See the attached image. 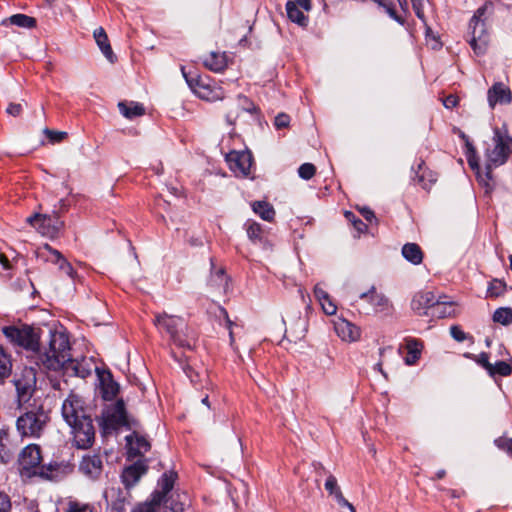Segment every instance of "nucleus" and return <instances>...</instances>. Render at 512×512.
<instances>
[{
  "label": "nucleus",
  "instance_id": "obj_1",
  "mask_svg": "<svg viewBox=\"0 0 512 512\" xmlns=\"http://www.w3.org/2000/svg\"><path fill=\"white\" fill-rule=\"evenodd\" d=\"M153 324L161 334H167L175 346L188 350L194 348L196 334L181 316L157 312L154 313Z\"/></svg>",
  "mask_w": 512,
  "mask_h": 512
},
{
  "label": "nucleus",
  "instance_id": "obj_2",
  "mask_svg": "<svg viewBox=\"0 0 512 512\" xmlns=\"http://www.w3.org/2000/svg\"><path fill=\"white\" fill-rule=\"evenodd\" d=\"M70 342L63 331H50L48 348L38 352V363L48 370L58 371L70 360Z\"/></svg>",
  "mask_w": 512,
  "mask_h": 512
},
{
  "label": "nucleus",
  "instance_id": "obj_3",
  "mask_svg": "<svg viewBox=\"0 0 512 512\" xmlns=\"http://www.w3.org/2000/svg\"><path fill=\"white\" fill-rule=\"evenodd\" d=\"M493 13V4L486 2L479 7L470 20L469 28L471 29L470 46L477 55L484 54L489 43V35L486 28V14Z\"/></svg>",
  "mask_w": 512,
  "mask_h": 512
},
{
  "label": "nucleus",
  "instance_id": "obj_4",
  "mask_svg": "<svg viewBox=\"0 0 512 512\" xmlns=\"http://www.w3.org/2000/svg\"><path fill=\"white\" fill-rule=\"evenodd\" d=\"M181 72L189 88L199 98L206 101H217L224 98L222 87L218 86L209 76L187 72L184 66H181Z\"/></svg>",
  "mask_w": 512,
  "mask_h": 512
},
{
  "label": "nucleus",
  "instance_id": "obj_5",
  "mask_svg": "<svg viewBox=\"0 0 512 512\" xmlns=\"http://www.w3.org/2000/svg\"><path fill=\"white\" fill-rule=\"evenodd\" d=\"M135 421L130 420L122 399H118L115 403L107 405L102 411L100 426L103 433H111L125 427L131 429Z\"/></svg>",
  "mask_w": 512,
  "mask_h": 512
},
{
  "label": "nucleus",
  "instance_id": "obj_6",
  "mask_svg": "<svg viewBox=\"0 0 512 512\" xmlns=\"http://www.w3.org/2000/svg\"><path fill=\"white\" fill-rule=\"evenodd\" d=\"M2 332L13 345L31 351L38 356L40 335L37 329L28 325H12L3 327Z\"/></svg>",
  "mask_w": 512,
  "mask_h": 512
},
{
  "label": "nucleus",
  "instance_id": "obj_7",
  "mask_svg": "<svg viewBox=\"0 0 512 512\" xmlns=\"http://www.w3.org/2000/svg\"><path fill=\"white\" fill-rule=\"evenodd\" d=\"M48 421V413L42 407H38L18 417L17 431L22 437L38 438L43 433Z\"/></svg>",
  "mask_w": 512,
  "mask_h": 512
},
{
  "label": "nucleus",
  "instance_id": "obj_8",
  "mask_svg": "<svg viewBox=\"0 0 512 512\" xmlns=\"http://www.w3.org/2000/svg\"><path fill=\"white\" fill-rule=\"evenodd\" d=\"M59 210H54L51 215L47 214H34L27 218V221L33 226L41 235L48 238H56L63 228L64 223L60 220L58 212L66 209V204L63 199L59 201Z\"/></svg>",
  "mask_w": 512,
  "mask_h": 512
},
{
  "label": "nucleus",
  "instance_id": "obj_9",
  "mask_svg": "<svg viewBox=\"0 0 512 512\" xmlns=\"http://www.w3.org/2000/svg\"><path fill=\"white\" fill-rule=\"evenodd\" d=\"M493 141V149H486V169L488 170V174L492 170V168L503 165L511 152L512 140L508 136H503L501 131L496 128L494 130V136L492 138Z\"/></svg>",
  "mask_w": 512,
  "mask_h": 512
},
{
  "label": "nucleus",
  "instance_id": "obj_10",
  "mask_svg": "<svg viewBox=\"0 0 512 512\" xmlns=\"http://www.w3.org/2000/svg\"><path fill=\"white\" fill-rule=\"evenodd\" d=\"M72 429L73 441L77 448L88 449L95 440V429L90 416L82 417L75 424L69 425Z\"/></svg>",
  "mask_w": 512,
  "mask_h": 512
},
{
  "label": "nucleus",
  "instance_id": "obj_11",
  "mask_svg": "<svg viewBox=\"0 0 512 512\" xmlns=\"http://www.w3.org/2000/svg\"><path fill=\"white\" fill-rule=\"evenodd\" d=\"M40 447L35 444L26 446L19 455V470L22 475L30 477L37 474L41 462Z\"/></svg>",
  "mask_w": 512,
  "mask_h": 512
},
{
  "label": "nucleus",
  "instance_id": "obj_12",
  "mask_svg": "<svg viewBox=\"0 0 512 512\" xmlns=\"http://www.w3.org/2000/svg\"><path fill=\"white\" fill-rule=\"evenodd\" d=\"M225 160L230 170L236 175L241 177H247L251 173L253 164V157L250 151H230Z\"/></svg>",
  "mask_w": 512,
  "mask_h": 512
},
{
  "label": "nucleus",
  "instance_id": "obj_13",
  "mask_svg": "<svg viewBox=\"0 0 512 512\" xmlns=\"http://www.w3.org/2000/svg\"><path fill=\"white\" fill-rule=\"evenodd\" d=\"M62 416L68 425L87 417L82 399L76 394H70L62 404Z\"/></svg>",
  "mask_w": 512,
  "mask_h": 512
},
{
  "label": "nucleus",
  "instance_id": "obj_14",
  "mask_svg": "<svg viewBox=\"0 0 512 512\" xmlns=\"http://www.w3.org/2000/svg\"><path fill=\"white\" fill-rule=\"evenodd\" d=\"M148 470L147 460L139 459L132 465L124 468L121 479L125 488L130 489L135 486L140 478L146 474Z\"/></svg>",
  "mask_w": 512,
  "mask_h": 512
},
{
  "label": "nucleus",
  "instance_id": "obj_15",
  "mask_svg": "<svg viewBox=\"0 0 512 512\" xmlns=\"http://www.w3.org/2000/svg\"><path fill=\"white\" fill-rule=\"evenodd\" d=\"M79 471L90 479H98L103 471V461L99 454H87L82 457Z\"/></svg>",
  "mask_w": 512,
  "mask_h": 512
},
{
  "label": "nucleus",
  "instance_id": "obj_16",
  "mask_svg": "<svg viewBox=\"0 0 512 512\" xmlns=\"http://www.w3.org/2000/svg\"><path fill=\"white\" fill-rule=\"evenodd\" d=\"M436 297L431 291H420L413 296L411 308L418 315L429 316V313L436 304Z\"/></svg>",
  "mask_w": 512,
  "mask_h": 512
},
{
  "label": "nucleus",
  "instance_id": "obj_17",
  "mask_svg": "<svg viewBox=\"0 0 512 512\" xmlns=\"http://www.w3.org/2000/svg\"><path fill=\"white\" fill-rule=\"evenodd\" d=\"M487 100L492 109L497 104H509L512 101L511 90L502 82H496L488 89Z\"/></svg>",
  "mask_w": 512,
  "mask_h": 512
},
{
  "label": "nucleus",
  "instance_id": "obj_18",
  "mask_svg": "<svg viewBox=\"0 0 512 512\" xmlns=\"http://www.w3.org/2000/svg\"><path fill=\"white\" fill-rule=\"evenodd\" d=\"M98 377L102 398L106 401L113 400L119 393V384L113 379L110 371L98 370Z\"/></svg>",
  "mask_w": 512,
  "mask_h": 512
},
{
  "label": "nucleus",
  "instance_id": "obj_19",
  "mask_svg": "<svg viewBox=\"0 0 512 512\" xmlns=\"http://www.w3.org/2000/svg\"><path fill=\"white\" fill-rule=\"evenodd\" d=\"M359 298L367 300L373 306L376 313H386L391 308L389 299L384 294L377 293L374 286L367 292L361 293Z\"/></svg>",
  "mask_w": 512,
  "mask_h": 512
},
{
  "label": "nucleus",
  "instance_id": "obj_20",
  "mask_svg": "<svg viewBox=\"0 0 512 512\" xmlns=\"http://www.w3.org/2000/svg\"><path fill=\"white\" fill-rule=\"evenodd\" d=\"M35 382V375L32 370L27 371V375L23 378L15 380L18 400L20 403L27 402L31 398Z\"/></svg>",
  "mask_w": 512,
  "mask_h": 512
},
{
  "label": "nucleus",
  "instance_id": "obj_21",
  "mask_svg": "<svg viewBox=\"0 0 512 512\" xmlns=\"http://www.w3.org/2000/svg\"><path fill=\"white\" fill-rule=\"evenodd\" d=\"M177 475L175 472L164 473L158 481V489L152 494L153 501L161 505L163 499L168 496L174 486Z\"/></svg>",
  "mask_w": 512,
  "mask_h": 512
},
{
  "label": "nucleus",
  "instance_id": "obj_22",
  "mask_svg": "<svg viewBox=\"0 0 512 512\" xmlns=\"http://www.w3.org/2000/svg\"><path fill=\"white\" fill-rule=\"evenodd\" d=\"M237 101V107L229 109L225 115V119L229 125L235 124L237 118L239 117L240 110L249 112L251 114L257 112V107L248 97L239 95Z\"/></svg>",
  "mask_w": 512,
  "mask_h": 512
},
{
  "label": "nucleus",
  "instance_id": "obj_23",
  "mask_svg": "<svg viewBox=\"0 0 512 512\" xmlns=\"http://www.w3.org/2000/svg\"><path fill=\"white\" fill-rule=\"evenodd\" d=\"M126 442L128 446V454L130 457H136L150 450L151 445L148 440L140 436L138 433L133 432L126 436Z\"/></svg>",
  "mask_w": 512,
  "mask_h": 512
},
{
  "label": "nucleus",
  "instance_id": "obj_24",
  "mask_svg": "<svg viewBox=\"0 0 512 512\" xmlns=\"http://www.w3.org/2000/svg\"><path fill=\"white\" fill-rule=\"evenodd\" d=\"M337 335L344 341H356L360 337V330L351 322L339 319L334 324Z\"/></svg>",
  "mask_w": 512,
  "mask_h": 512
},
{
  "label": "nucleus",
  "instance_id": "obj_25",
  "mask_svg": "<svg viewBox=\"0 0 512 512\" xmlns=\"http://www.w3.org/2000/svg\"><path fill=\"white\" fill-rule=\"evenodd\" d=\"M203 64L213 72H222L228 64L226 53L211 52L205 58Z\"/></svg>",
  "mask_w": 512,
  "mask_h": 512
},
{
  "label": "nucleus",
  "instance_id": "obj_26",
  "mask_svg": "<svg viewBox=\"0 0 512 512\" xmlns=\"http://www.w3.org/2000/svg\"><path fill=\"white\" fill-rule=\"evenodd\" d=\"M405 348L407 350V355L405 357V363L407 365H414L421 356V351L423 348L422 343L415 338H406L405 339Z\"/></svg>",
  "mask_w": 512,
  "mask_h": 512
},
{
  "label": "nucleus",
  "instance_id": "obj_27",
  "mask_svg": "<svg viewBox=\"0 0 512 512\" xmlns=\"http://www.w3.org/2000/svg\"><path fill=\"white\" fill-rule=\"evenodd\" d=\"M95 41L100 48L103 55L110 61L114 62L115 55L112 51L111 45L108 40V36L102 27L97 28L94 31Z\"/></svg>",
  "mask_w": 512,
  "mask_h": 512
},
{
  "label": "nucleus",
  "instance_id": "obj_28",
  "mask_svg": "<svg viewBox=\"0 0 512 512\" xmlns=\"http://www.w3.org/2000/svg\"><path fill=\"white\" fill-rule=\"evenodd\" d=\"M36 257L43 261L49 262L56 265L61 257L62 253L54 248H52L49 244H44L36 250Z\"/></svg>",
  "mask_w": 512,
  "mask_h": 512
},
{
  "label": "nucleus",
  "instance_id": "obj_29",
  "mask_svg": "<svg viewBox=\"0 0 512 512\" xmlns=\"http://www.w3.org/2000/svg\"><path fill=\"white\" fill-rule=\"evenodd\" d=\"M455 314V307L452 302L442 301L441 298L437 299L429 316L436 318L452 317Z\"/></svg>",
  "mask_w": 512,
  "mask_h": 512
},
{
  "label": "nucleus",
  "instance_id": "obj_30",
  "mask_svg": "<svg viewBox=\"0 0 512 512\" xmlns=\"http://www.w3.org/2000/svg\"><path fill=\"white\" fill-rule=\"evenodd\" d=\"M118 108L121 114L127 119H133L145 114L144 106L137 102H119Z\"/></svg>",
  "mask_w": 512,
  "mask_h": 512
},
{
  "label": "nucleus",
  "instance_id": "obj_31",
  "mask_svg": "<svg viewBox=\"0 0 512 512\" xmlns=\"http://www.w3.org/2000/svg\"><path fill=\"white\" fill-rule=\"evenodd\" d=\"M403 257L414 265H418L423 260V252L416 243H407L402 247Z\"/></svg>",
  "mask_w": 512,
  "mask_h": 512
},
{
  "label": "nucleus",
  "instance_id": "obj_32",
  "mask_svg": "<svg viewBox=\"0 0 512 512\" xmlns=\"http://www.w3.org/2000/svg\"><path fill=\"white\" fill-rule=\"evenodd\" d=\"M252 210L259 215L263 220L271 222L275 217V210L273 206L266 201H255L251 204Z\"/></svg>",
  "mask_w": 512,
  "mask_h": 512
},
{
  "label": "nucleus",
  "instance_id": "obj_33",
  "mask_svg": "<svg viewBox=\"0 0 512 512\" xmlns=\"http://www.w3.org/2000/svg\"><path fill=\"white\" fill-rule=\"evenodd\" d=\"M2 24L15 25L22 28H34L36 26V19L25 14H15L3 20Z\"/></svg>",
  "mask_w": 512,
  "mask_h": 512
},
{
  "label": "nucleus",
  "instance_id": "obj_34",
  "mask_svg": "<svg viewBox=\"0 0 512 512\" xmlns=\"http://www.w3.org/2000/svg\"><path fill=\"white\" fill-rule=\"evenodd\" d=\"M286 11L288 18L297 23L300 26H306L308 23V17L304 15V13L298 8L297 4L293 1H288L286 3Z\"/></svg>",
  "mask_w": 512,
  "mask_h": 512
},
{
  "label": "nucleus",
  "instance_id": "obj_35",
  "mask_svg": "<svg viewBox=\"0 0 512 512\" xmlns=\"http://www.w3.org/2000/svg\"><path fill=\"white\" fill-rule=\"evenodd\" d=\"M248 238L254 243L258 244L263 241V229L262 226L253 221L247 220L244 224Z\"/></svg>",
  "mask_w": 512,
  "mask_h": 512
},
{
  "label": "nucleus",
  "instance_id": "obj_36",
  "mask_svg": "<svg viewBox=\"0 0 512 512\" xmlns=\"http://www.w3.org/2000/svg\"><path fill=\"white\" fill-rule=\"evenodd\" d=\"M62 369H65L66 371H72L75 376L86 378L88 375H90L91 370L87 368L82 363L72 359L70 357V360L67 361L64 367Z\"/></svg>",
  "mask_w": 512,
  "mask_h": 512
},
{
  "label": "nucleus",
  "instance_id": "obj_37",
  "mask_svg": "<svg viewBox=\"0 0 512 512\" xmlns=\"http://www.w3.org/2000/svg\"><path fill=\"white\" fill-rule=\"evenodd\" d=\"M489 376L495 378L496 376L507 377L512 373V367L505 361H497L495 364H491V369L487 372Z\"/></svg>",
  "mask_w": 512,
  "mask_h": 512
},
{
  "label": "nucleus",
  "instance_id": "obj_38",
  "mask_svg": "<svg viewBox=\"0 0 512 512\" xmlns=\"http://www.w3.org/2000/svg\"><path fill=\"white\" fill-rule=\"evenodd\" d=\"M12 363L10 356L0 346V380L5 379L11 374Z\"/></svg>",
  "mask_w": 512,
  "mask_h": 512
},
{
  "label": "nucleus",
  "instance_id": "obj_39",
  "mask_svg": "<svg viewBox=\"0 0 512 512\" xmlns=\"http://www.w3.org/2000/svg\"><path fill=\"white\" fill-rule=\"evenodd\" d=\"M493 321L502 325H509L512 323V308L501 307L498 308L493 314Z\"/></svg>",
  "mask_w": 512,
  "mask_h": 512
},
{
  "label": "nucleus",
  "instance_id": "obj_40",
  "mask_svg": "<svg viewBox=\"0 0 512 512\" xmlns=\"http://www.w3.org/2000/svg\"><path fill=\"white\" fill-rule=\"evenodd\" d=\"M161 505L163 506V512H183L184 510L183 503L176 500L174 495L166 496Z\"/></svg>",
  "mask_w": 512,
  "mask_h": 512
},
{
  "label": "nucleus",
  "instance_id": "obj_41",
  "mask_svg": "<svg viewBox=\"0 0 512 512\" xmlns=\"http://www.w3.org/2000/svg\"><path fill=\"white\" fill-rule=\"evenodd\" d=\"M8 434L4 430H0V462L7 463L11 457V453L8 448Z\"/></svg>",
  "mask_w": 512,
  "mask_h": 512
},
{
  "label": "nucleus",
  "instance_id": "obj_42",
  "mask_svg": "<svg viewBox=\"0 0 512 512\" xmlns=\"http://www.w3.org/2000/svg\"><path fill=\"white\" fill-rule=\"evenodd\" d=\"M506 290V283L499 279H493L488 286L487 293L490 297H499Z\"/></svg>",
  "mask_w": 512,
  "mask_h": 512
},
{
  "label": "nucleus",
  "instance_id": "obj_43",
  "mask_svg": "<svg viewBox=\"0 0 512 512\" xmlns=\"http://www.w3.org/2000/svg\"><path fill=\"white\" fill-rule=\"evenodd\" d=\"M210 286L222 288L224 291H226L227 288V277L222 269L216 271L214 274H212L210 281Z\"/></svg>",
  "mask_w": 512,
  "mask_h": 512
},
{
  "label": "nucleus",
  "instance_id": "obj_44",
  "mask_svg": "<svg viewBox=\"0 0 512 512\" xmlns=\"http://www.w3.org/2000/svg\"><path fill=\"white\" fill-rule=\"evenodd\" d=\"M345 218L349 221L358 234L364 233L367 230V225L358 218L353 212L345 211Z\"/></svg>",
  "mask_w": 512,
  "mask_h": 512
},
{
  "label": "nucleus",
  "instance_id": "obj_45",
  "mask_svg": "<svg viewBox=\"0 0 512 512\" xmlns=\"http://www.w3.org/2000/svg\"><path fill=\"white\" fill-rule=\"evenodd\" d=\"M466 157H467V161L469 163V166L472 168V169H477L479 168V158L477 156V153H476V149L475 147L468 141V139L466 140Z\"/></svg>",
  "mask_w": 512,
  "mask_h": 512
},
{
  "label": "nucleus",
  "instance_id": "obj_46",
  "mask_svg": "<svg viewBox=\"0 0 512 512\" xmlns=\"http://www.w3.org/2000/svg\"><path fill=\"white\" fill-rule=\"evenodd\" d=\"M466 357L473 359L477 364L483 367L487 372L491 369V364L489 362V354L486 352H482L479 355L466 354Z\"/></svg>",
  "mask_w": 512,
  "mask_h": 512
},
{
  "label": "nucleus",
  "instance_id": "obj_47",
  "mask_svg": "<svg viewBox=\"0 0 512 512\" xmlns=\"http://www.w3.org/2000/svg\"><path fill=\"white\" fill-rule=\"evenodd\" d=\"M316 173V168L311 163H304L298 169V174L302 179L309 180Z\"/></svg>",
  "mask_w": 512,
  "mask_h": 512
},
{
  "label": "nucleus",
  "instance_id": "obj_48",
  "mask_svg": "<svg viewBox=\"0 0 512 512\" xmlns=\"http://www.w3.org/2000/svg\"><path fill=\"white\" fill-rule=\"evenodd\" d=\"M413 10L416 16L426 24L425 15H424V7L428 3V0H411Z\"/></svg>",
  "mask_w": 512,
  "mask_h": 512
},
{
  "label": "nucleus",
  "instance_id": "obj_49",
  "mask_svg": "<svg viewBox=\"0 0 512 512\" xmlns=\"http://www.w3.org/2000/svg\"><path fill=\"white\" fill-rule=\"evenodd\" d=\"M88 510H90L89 504L70 500L67 503V506H66L64 512H87Z\"/></svg>",
  "mask_w": 512,
  "mask_h": 512
},
{
  "label": "nucleus",
  "instance_id": "obj_50",
  "mask_svg": "<svg viewBox=\"0 0 512 512\" xmlns=\"http://www.w3.org/2000/svg\"><path fill=\"white\" fill-rule=\"evenodd\" d=\"M161 505L158 504V502L153 501V498L151 497V500L149 502L141 503L137 505L132 512H156L157 508H159Z\"/></svg>",
  "mask_w": 512,
  "mask_h": 512
},
{
  "label": "nucleus",
  "instance_id": "obj_51",
  "mask_svg": "<svg viewBox=\"0 0 512 512\" xmlns=\"http://www.w3.org/2000/svg\"><path fill=\"white\" fill-rule=\"evenodd\" d=\"M494 442L499 449L507 452L512 457V438L499 437Z\"/></svg>",
  "mask_w": 512,
  "mask_h": 512
},
{
  "label": "nucleus",
  "instance_id": "obj_52",
  "mask_svg": "<svg viewBox=\"0 0 512 512\" xmlns=\"http://www.w3.org/2000/svg\"><path fill=\"white\" fill-rule=\"evenodd\" d=\"M43 132L53 143L62 141L67 135L66 132L53 131L48 128H45Z\"/></svg>",
  "mask_w": 512,
  "mask_h": 512
},
{
  "label": "nucleus",
  "instance_id": "obj_53",
  "mask_svg": "<svg viewBox=\"0 0 512 512\" xmlns=\"http://www.w3.org/2000/svg\"><path fill=\"white\" fill-rule=\"evenodd\" d=\"M325 489L329 492L330 495L335 496L336 491L340 490L337 484V480L333 475H329L325 482Z\"/></svg>",
  "mask_w": 512,
  "mask_h": 512
},
{
  "label": "nucleus",
  "instance_id": "obj_54",
  "mask_svg": "<svg viewBox=\"0 0 512 512\" xmlns=\"http://www.w3.org/2000/svg\"><path fill=\"white\" fill-rule=\"evenodd\" d=\"M290 117L285 113H280L275 117L274 125L277 129L286 128L289 126Z\"/></svg>",
  "mask_w": 512,
  "mask_h": 512
},
{
  "label": "nucleus",
  "instance_id": "obj_55",
  "mask_svg": "<svg viewBox=\"0 0 512 512\" xmlns=\"http://www.w3.org/2000/svg\"><path fill=\"white\" fill-rule=\"evenodd\" d=\"M450 334L457 342H463L467 339L466 333L459 326H451Z\"/></svg>",
  "mask_w": 512,
  "mask_h": 512
},
{
  "label": "nucleus",
  "instance_id": "obj_56",
  "mask_svg": "<svg viewBox=\"0 0 512 512\" xmlns=\"http://www.w3.org/2000/svg\"><path fill=\"white\" fill-rule=\"evenodd\" d=\"M334 498L339 504V506L347 507L351 512H356L354 506L344 498L341 490L336 491V495L334 496Z\"/></svg>",
  "mask_w": 512,
  "mask_h": 512
},
{
  "label": "nucleus",
  "instance_id": "obj_57",
  "mask_svg": "<svg viewBox=\"0 0 512 512\" xmlns=\"http://www.w3.org/2000/svg\"><path fill=\"white\" fill-rule=\"evenodd\" d=\"M322 306L323 311L327 315H333L336 313L337 307L336 305L331 301L330 297H328V300H325L320 303Z\"/></svg>",
  "mask_w": 512,
  "mask_h": 512
},
{
  "label": "nucleus",
  "instance_id": "obj_58",
  "mask_svg": "<svg viewBox=\"0 0 512 512\" xmlns=\"http://www.w3.org/2000/svg\"><path fill=\"white\" fill-rule=\"evenodd\" d=\"M22 111L23 107L20 103H10L6 109V112L13 117L19 116Z\"/></svg>",
  "mask_w": 512,
  "mask_h": 512
},
{
  "label": "nucleus",
  "instance_id": "obj_59",
  "mask_svg": "<svg viewBox=\"0 0 512 512\" xmlns=\"http://www.w3.org/2000/svg\"><path fill=\"white\" fill-rule=\"evenodd\" d=\"M11 501L8 495L0 493V512H9Z\"/></svg>",
  "mask_w": 512,
  "mask_h": 512
},
{
  "label": "nucleus",
  "instance_id": "obj_60",
  "mask_svg": "<svg viewBox=\"0 0 512 512\" xmlns=\"http://www.w3.org/2000/svg\"><path fill=\"white\" fill-rule=\"evenodd\" d=\"M220 313L225 318L226 326L229 329L230 342H231V344H233V342H234V335H233V331H232V326L234 325V323L230 320V318L228 316V313H227V311L224 308L220 309Z\"/></svg>",
  "mask_w": 512,
  "mask_h": 512
},
{
  "label": "nucleus",
  "instance_id": "obj_61",
  "mask_svg": "<svg viewBox=\"0 0 512 512\" xmlns=\"http://www.w3.org/2000/svg\"><path fill=\"white\" fill-rule=\"evenodd\" d=\"M458 101L459 99L457 96L450 94L443 99V105L447 109H452L458 105Z\"/></svg>",
  "mask_w": 512,
  "mask_h": 512
},
{
  "label": "nucleus",
  "instance_id": "obj_62",
  "mask_svg": "<svg viewBox=\"0 0 512 512\" xmlns=\"http://www.w3.org/2000/svg\"><path fill=\"white\" fill-rule=\"evenodd\" d=\"M314 294L320 303L325 300H328V297H329L328 293L318 285L315 286V288H314Z\"/></svg>",
  "mask_w": 512,
  "mask_h": 512
},
{
  "label": "nucleus",
  "instance_id": "obj_63",
  "mask_svg": "<svg viewBox=\"0 0 512 512\" xmlns=\"http://www.w3.org/2000/svg\"><path fill=\"white\" fill-rule=\"evenodd\" d=\"M61 272H63L65 275H67L69 278H71L72 280H75L76 276H77V273L76 271L73 269L72 265L70 262H68L63 269H61Z\"/></svg>",
  "mask_w": 512,
  "mask_h": 512
},
{
  "label": "nucleus",
  "instance_id": "obj_64",
  "mask_svg": "<svg viewBox=\"0 0 512 512\" xmlns=\"http://www.w3.org/2000/svg\"><path fill=\"white\" fill-rule=\"evenodd\" d=\"M360 213L365 218V220H367L369 222H371L375 218L374 212L372 210H370L369 208H366V207L361 208Z\"/></svg>",
  "mask_w": 512,
  "mask_h": 512
}]
</instances>
